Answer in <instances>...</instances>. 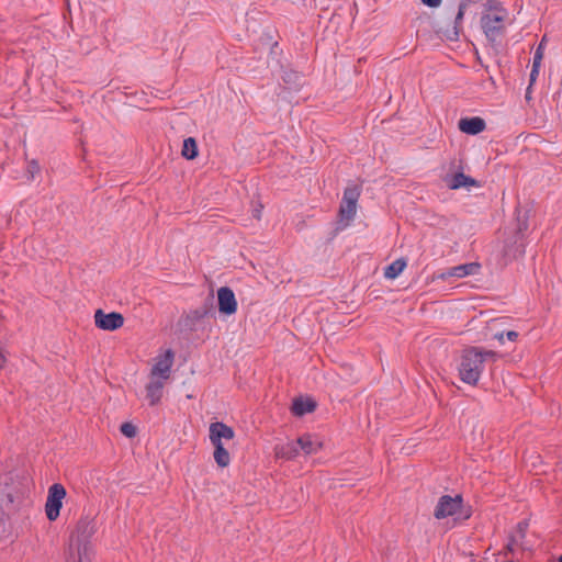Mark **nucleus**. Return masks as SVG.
Masks as SVG:
<instances>
[{
    "mask_svg": "<svg viewBox=\"0 0 562 562\" xmlns=\"http://www.w3.org/2000/svg\"><path fill=\"white\" fill-rule=\"evenodd\" d=\"M480 24L486 40L495 46L499 44L507 26L512 24V19L499 1L488 0L484 5Z\"/></svg>",
    "mask_w": 562,
    "mask_h": 562,
    "instance_id": "obj_1",
    "label": "nucleus"
},
{
    "mask_svg": "<svg viewBox=\"0 0 562 562\" xmlns=\"http://www.w3.org/2000/svg\"><path fill=\"white\" fill-rule=\"evenodd\" d=\"M496 353L491 350H484L476 347L468 348L463 351L460 364V379L468 384L475 385L484 370V362L494 359Z\"/></svg>",
    "mask_w": 562,
    "mask_h": 562,
    "instance_id": "obj_2",
    "label": "nucleus"
},
{
    "mask_svg": "<svg viewBox=\"0 0 562 562\" xmlns=\"http://www.w3.org/2000/svg\"><path fill=\"white\" fill-rule=\"evenodd\" d=\"M472 506L463 503L460 494L454 496L443 495L439 498L434 515L436 518L452 517L453 521L461 524L472 516Z\"/></svg>",
    "mask_w": 562,
    "mask_h": 562,
    "instance_id": "obj_3",
    "label": "nucleus"
},
{
    "mask_svg": "<svg viewBox=\"0 0 562 562\" xmlns=\"http://www.w3.org/2000/svg\"><path fill=\"white\" fill-rule=\"evenodd\" d=\"M90 529H74L69 537L66 562H92Z\"/></svg>",
    "mask_w": 562,
    "mask_h": 562,
    "instance_id": "obj_4",
    "label": "nucleus"
},
{
    "mask_svg": "<svg viewBox=\"0 0 562 562\" xmlns=\"http://www.w3.org/2000/svg\"><path fill=\"white\" fill-rule=\"evenodd\" d=\"M66 495L67 492L63 484L54 483L49 486L45 503V514L49 521H55L58 518Z\"/></svg>",
    "mask_w": 562,
    "mask_h": 562,
    "instance_id": "obj_5",
    "label": "nucleus"
},
{
    "mask_svg": "<svg viewBox=\"0 0 562 562\" xmlns=\"http://www.w3.org/2000/svg\"><path fill=\"white\" fill-rule=\"evenodd\" d=\"M173 357L175 355L170 349L166 350L162 355H159L151 368L150 376L153 379L166 381L170 375Z\"/></svg>",
    "mask_w": 562,
    "mask_h": 562,
    "instance_id": "obj_6",
    "label": "nucleus"
},
{
    "mask_svg": "<svg viewBox=\"0 0 562 562\" xmlns=\"http://www.w3.org/2000/svg\"><path fill=\"white\" fill-rule=\"evenodd\" d=\"M94 323L97 327L112 331L123 326L124 317L116 312L106 314L102 310H97L94 313Z\"/></svg>",
    "mask_w": 562,
    "mask_h": 562,
    "instance_id": "obj_7",
    "label": "nucleus"
},
{
    "mask_svg": "<svg viewBox=\"0 0 562 562\" xmlns=\"http://www.w3.org/2000/svg\"><path fill=\"white\" fill-rule=\"evenodd\" d=\"M218 311L225 315H232L237 310V301L232 289L222 286L217 291Z\"/></svg>",
    "mask_w": 562,
    "mask_h": 562,
    "instance_id": "obj_8",
    "label": "nucleus"
},
{
    "mask_svg": "<svg viewBox=\"0 0 562 562\" xmlns=\"http://www.w3.org/2000/svg\"><path fill=\"white\" fill-rule=\"evenodd\" d=\"M479 270L480 265L476 262L463 263L456 267H451L446 271L441 272L440 274H438V279H441L443 281L449 278L461 279L468 276L476 274Z\"/></svg>",
    "mask_w": 562,
    "mask_h": 562,
    "instance_id": "obj_9",
    "label": "nucleus"
},
{
    "mask_svg": "<svg viewBox=\"0 0 562 562\" xmlns=\"http://www.w3.org/2000/svg\"><path fill=\"white\" fill-rule=\"evenodd\" d=\"M209 430L212 445H224L235 436L233 428L221 422L212 423Z\"/></svg>",
    "mask_w": 562,
    "mask_h": 562,
    "instance_id": "obj_10",
    "label": "nucleus"
},
{
    "mask_svg": "<svg viewBox=\"0 0 562 562\" xmlns=\"http://www.w3.org/2000/svg\"><path fill=\"white\" fill-rule=\"evenodd\" d=\"M459 130L469 135H477L486 127L485 121L479 116L463 117L458 123Z\"/></svg>",
    "mask_w": 562,
    "mask_h": 562,
    "instance_id": "obj_11",
    "label": "nucleus"
},
{
    "mask_svg": "<svg viewBox=\"0 0 562 562\" xmlns=\"http://www.w3.org/2000/svg\"><path fill=\"white\" fill-rule=\"evenodd\" d=\"M300 454H314L322 449V442L312 435H303L297 438Z\"/></svg>",
    "mask_w": 562,
    "mask_h": 562,
    "instance_id": "obj_12",
    "label": "nucleus"
},
{
    "mask_svg": "<svg viewBox=\"0 0 562 562\" xmlns=\"http://www.w3.org/2000/svg\"><path fill=\"white\" fill-rule=\"evenodd\" d=\"M274 456L278 459L293 460L300 456V449L296 441H289L274 447Z\"/></svg>",
    "mask_w": 562,
    "mask_h": 562,
    "instance_id": "obj_13",
    "label": "nucleus"
},
{
    "mask_svg": "<svg viewBox=\"0 0 562 562\" xmlns=\"http://www.w3.org/2000/svg\"><path fill=\"white\" fill-rule=\"evenodd\" d=\"M164 382L162 380L151 378L150 382L146 385V400L150 405L154 406L159 403L162 396Z\"/></svg>",
    "mask_w": 562,
    "mask_h": 562,
    "instance_id": "obj_14",
    "label": "nucleus"
},
{
    "mask_svg": "<svg viewBox=\"0 0 562 562\" xmlns=\"http://www.w3.org/2000/svg\"><path fill=\"white\" fill-rule=\"evenodd\" d=\"M479 186L480 184L475 179H473L469 176H465L462 172H458V173L453 175L452 178L448 182V187L452 190H457L460 188L479 187Z\"/></svg>",
    "mask_w": 562,
    "mask_h": 562,
    "instance_id": "obj_15",
    "label": "nucleus"
},
{
    "mask_svg": "<svg viewBox=\"0 0 562 562\" xmlns=\"http://www.w3.org/2000/svg\"><path fill=\"white\" fill-rule=\"evenodd\" d=\"M315 404L312 401L296 398L292 405V412L296 416H303L306 413L313 412Z\"/></svg>",
    "mask_w": 562,
    "mask_h": 562,
    "instance_id": "obj_16",
    "label": "nucleus"
},
{
    "mask_svg": "<svg viewBox=\"0 0 562 562\" xmlns=\"http://www.w3.org/2000/svg\"><path fill=\"white\" fill-rule=\"evenodd\" d=\"M406 267V261L404 259H396L395 261H393L391 265H389L385 270H384V277L386 279H395L397 278L402 272L403 270L405 269Z\"/></svg>",
    "mask_w": 562,
    "mask_h": 562,
    "instance_id": "obj_17",
    "label": "nucleus"
},
{
    "mask_svg": "<svg viewBox=\"0 0 562 562\" xmlns=\"http://www.w3.org/2000/svg\"><path fill=\"white\" fill-rule=\"evenodd\" d=\"M214 446V460L218 467L225 468L231 462V457L227 449L224 445H213Z\"/></svg>",
    "mask_w": 562,
    "mask_h": 562,
    "instance_id": "obj_18",
    "label": "nucleus"
},
{
    "mask_svg": "<svg viewBox=\"0 0 562 562\" xmlns=\"http://www.w3.org/2000/svg\"><path fill=\"white\" fill-rule=\"evenodd\" d=\"M182 156L189 160L198 156V145L193 137H188L183 140Z\"/></svg>",
    "mask_w": 562,
    "mask_h": 562,
    "instance_id": "obj_19",
    "label": "nucleus"
},
{
    "mask_svg": "<svg viewBox=\"0 0 562 562\" xmlns=\"http://www.w3.org/2000/svg\"><path fill=\"white\" fill-rule=\"evenodd\" d=\"M357 211V205L342 201L339 210L340 221H346L347 224L353 220Z\"/></svg>",
    "mask_w": 562,
    "mask_h": 562,
    "instance_id": "obj_20",
    "label": "nucleus"
},
{
    "mask_svg": "<svg viewBox=\"0 0 562 562\" xmlns=\"http://www.w3.org/2000/svg\"><path fill=\"white\" fill-rule=\"evenodd\" d=\"M469 2H470V0H461V2L459 4L458 13L456 15L454 26H453L454 37H457L458 34H459V26H460V24H461V22L463 20V16H464L465 11L468 9Z\"/></svg>",
    "mask_w": 562,
    "mask_h": 562,
    "instance_id": "obj_21",
    "label": "nucleus"
},
{
    "mask_svg": "<svg viewBox=\"0 0 562 562\" xmlns=\"http://www.w3.org/2000/svg\"><path fill=\"white\" fill-rule=\"evenodd\" d=\"M524 529L518 528L515 529V533L510 535L509 542L507 544V549L512 552L516 550V548H525L520 540L524 538Z\"/></svg>",
    "mask_w": 562,
    "mask_h": 562,
    "instance_id": "obj_22",
    "label": "nucleus"
},
{
    "mask_svg": "<svg viewBox=\"0 0 562 562\" xmlns=\"http://www.w3.org/2000/svg\"><path fill=\"white\" fill-rule=\"evenodd\" d=\"M517 229L518 233L521 234L524 231L528 228L527 224V211H521L520 209H517Z\"/></svg>",
    "mask_w": 562,
    "mask_h": 562,
    "instance_id": "obj_23",
    "label": "nucleus"
},
{
    "mask_svg": "<svg viewBox=\"0 0 562 562\" xmlns=\"http://www.w3.org/2000/svg\"><path fill=\"white\" fill-rule=\"evenodd\" d=\"M359 198V192L357 188H347L344 192L342 201L348 203H353L357 205V201Z\"/></svg>",
    "mask_w": 562,
    "mask_h": 562,
    "instance_id": "obj_24",
    "label": "nucleus"
},
{
    "mask_svg": "<svg viewBox=\"0 0 562 562\" xmlns=\"http://www.w3.org/2000/svg\"><path fill=\"white\" fill-rule=\"evenodd\" d=\"M517 337H518V333L514 331V330L496 333L494 335V338L497 339L501 344L504 342L505 338L509 341H515L517 339Z\"/></svg>",
    "mask_w": 562,
    "mask_h": 562,
    "instance_id": "obj_25",
    "label": "nucleus"
},
{
    "mask_svg": "<svg viewBox=\"0 0 562 562\" xmlns=\"http://www.w3.org/2000/svg\"><path fill=\"white\" fill-rule=\"evenodd\" d=\"M547 37L543 36L533 54V61L542 63Z\"/></svg>",
    "mask_w": 562,
    "mask_h": 562,
    "instance_id": "obj_26",
    "label": "nucleus"
},
{
    "mask_svg": "<svg viewBox=\"0 0 562 562\" xmlns=\"http://www.w3.org/2000/svg\"><path fill=\"white\" fill-rule=\"evenodd\" d=\"M120 430L127 438H133L136 435V427L131 423H123Z\"/></svg>",
    "mask_w": 562,
    "mask_h": 562,
    "instance_id": "obj_27",
    "label": "nucleus"
},
{
    "mask_svg": "<svg viewBox=\"0 0 562 562\" xmlns=\"http://www.w3.org/2000/svg\"><path fill=\"white\" fill-rule=\"evenodd\" d=\"M541 67V63L532 60V67L530 71V86L537 80Z\"/></svg>",
    "mask_w": 562,
    "mask_h": 562,
    "instance_id": "obj_28",
    "label": "nucleus"
},
{
    "mask_svg": "<svg viewBox=\"0 0 562 562\" xmlns=\"http://www.w3.org/2000/svg\"><path fill=\"white\" fill-rule=\"evenodd\" d=\"M38 171H40V166L37 165V162L31 161L27 166V173L30 175V178L34 179L35 175L38 173Z\"/></svg>",
    "mask_w": 562,
    "mask_h": 562,
    "instance_id": "obj_29",
    "label": "nucleus"
},
{
    "mask_svg": "<svg viewBox=\"0 0 562 562\" xmlns=\"http://www.w3.org/2000/svg\"><path fill=\"white\" fill-rule=\"evenodd\" d=\"M442 0H422V2L429 8H438Z\"/></svg>",
    "mask_w": 562,
    "mask_h": 562,
    "instance_id": "obj_30",
    "label": "nucleus"
},
{
    "mask_svg": "<svg viewBox=\"0 0 562 562\" xmlns=\"http://www.w3.org/2000/svg\"><path fill=\"white\" fill-rule=\"evenodd\" d=\"M261 209H262V205H259L258 207H255V209L252 210V215H254V217H256L257 220H259V218H260V216H261Z\"/></svg>",
    "mask_w": 562,
    "mask_h": 562,
    "instance_id": "obj_31",
    "label": "nucleus"
},
{
    "mask_svg": "<svg viewBox=\"0 0 562 562\" xmlns=\"http://www.w3.org/2000/svg\"><path fill=\"white\" fill-rule=\"evenodd\" d=\"M4 362H5V358L2 353V351L0 350V369L3 367Z\"/></svg>",
    "mask_w": 562,
    "mask_h": 562,
    "instance_id": "obj_32",
    "label": "nucleus"
},
{
    "mask_svg": "<svg viewBox=\"0 0 562 562\" xmlns=\"http://www.w3.org/2000/svg\"><path fill=\"white\" fill-rule=\"evenodd\" d=\"M94 519H95V517H93L90 521H87L86 524L87 525H89V524H92V525L100 524L99 521H95Z\"/></svg>",
    "mask_w": 562,
    "mask_h": 562,
    "instance_id": "obj_33",
    "label": "nucleus"
},
{
    "mask_svg": "<svg viewBox=\"0 0 562 562\" xmlns=\"http://www.w3.org/2000/svg\"><path fill=\"white\" fill-rule=\"evenodd\" d=\"M516 527L518 528H521V527H527V522H524V521H520L516 525Z\"/></svg>",
    "mask_w": 562,
    "mask_h": 562,
    "instance_id": "obj_34",
    "label": "nucleus"
},
{
    "mask_svg": "<svg viewBox=\"0 0 562 562\" xmlns=\"http://www.w3.org/2000/svg\"><path fill=\"white\" fill-rule=\"evenodd\" d=\"M521 254H524V249L522 248L519 249V251H518V255H521Z\"/></svg>",
    "mask_w": 562,
    "mask_h": 562,
    "instance_id": "obj_35",
    "label": "nucleus"
},
{
    "mask_svg": "<svg viewBox=\"0 0 562 562\" xmlns=\"http://www.w3.org/2000/svg\"><path fill=\"white\" fill-rule=\"evenodd\" d=\"M558 562H562V555L559 558Z\"/></svg>",
    "mask_w": 562,
    "mask_h": 562,
    "instance_id": "obj_36",
    "label": "nucleus"
}]
</instances>
